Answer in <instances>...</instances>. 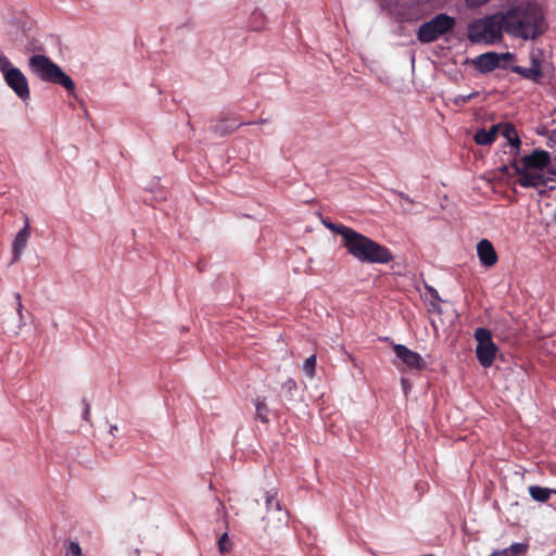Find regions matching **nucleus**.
<instances>
[{"label": "nucleus", "instance_id": "1", "mask_svg": "<svg viewBox=\"0 0 556 556\" xmlns=\"http://www.w3.org/2000/svg\"><path fill=\"white\" fill-rule=\"evenodd\" d=\"M506 34L522 40H535L548 29L544 10L535 2H521L504 11Z\"/></svg>", "mask_w": 556, "mask_h": 556}, {"label": "nucleus", "instance_id": "2", "mask_svg": "<svg viewBox=\"0 0 556 556\" xmlns=\"http://www.w3.org/2000/svg\"><path fill=\"white\" fill-rule=\"evenodd\" d=\"M551 163V154L542 149H534L530 154L523 155L519 162L515 161L513 167L518 175L516 182L523 188H534L540 195H547L556 189V180L546 176L545 168Z\"/></svg>", "mask_w": 556, "mask_h": 556}, {"label": "nucleus", "instance_id": "3", "mask_svg": "<svg viewBox=\"0 0 556 556\" xmlns=\"http://www.w3.org/2000/svg\"><path fill=\"white\" fill-rule=\"evenodd\" d=\"M342 244L350 255L362 263L388 264L393 261V255L387 247L353 228L345 231Z\"/></svg>", "mask_w": 556, "mask_h": 556}, {"label": "nucleus", "instance_id": "4", "mask_svg": "<svg viewBox=\"0 0 556 556\" xmlns=\"http://www.w3.org/2000/svg\"><path fill=\"white\" fill-rule=\"evenodd\" d=\"M503 31L506 33L504 11L470 22L467 27V38L472 43L492 45L503 39Z\"/></svg>", "mask_w": 556, "mask_h": 556}, {"label": "nucleus", "instance_id": "5", "mask_svg": "<svg viewBox=\"0 0 556 556\" xmlns=\"http://www.w3.org/2000/svg\"><path fill=\"white\" fill-rule=\"evenodd\" d=\"M28 66L30 72L42 81L59 84L70 90V76L60 66L53 63L48 56L35 54L29 58Z\"/></svg>", "mask_w": 556, "mask_h": 556}, {"label": "nucleus", "instance_id": "6", "mask_svg": "<svg viewBox=\"0 0 556 556\" xmlns=\"http://www.w3.org/2000/svg\"><path fill=\"white\" fill-rule=\"evenodd\" d=\"M456 25L454 17L440 13L430 21L422 23L417 30V39L421 43H430L452 31Z\"/></svg>", "mask_w": 556, "mask_h": 556}, {"label": "nucleus", "instance_id": "7", "mask_svg": "<svg viewBox=\"0 0 556 556\" xmlns=\"http://www.w3.org/2000/svg\"><path fill=\"white\" fill-rule=\"evenodd\" d=\"M473 337L477 341L476 356L479 364L483 368L491 367L498 352V348L493 341L492 332L486 328L480 327L475 330Z\"/></svg>", "mask_w": 556, "mask_h": 556}, {"label": "nucleus", "instance_id": "8", "mask_svg": "<svg viewBox=\"0 0 556 556\" xmlns=\"http://www.w3.org/2000/svg\"><path fill=\"white\" fill-rule=\"evenodd\" d=\"M393 351L396 357L410 370H422L426 368V362L415 351L409 350L403 344H394Z\"/></svg>", "mask_w": 556, "mask_h": 556}, {"label": "nucleus", "instance_id": "9", "mask_svg": "<svg viewBox=\"0 0 556 556\" xmlns=\"http://www.w3.org/2000/svg\"><path fill=\"white\" fill-rule=\"evenodd\" d=\"M4 80L20 99L26 100L29 98L28 81L21 70H10L5 73Z\"/></svg>", "mask_w": 556, "mask_h": 556}, {"label": "nucleus", "instance_id": "10", "mask_svg": "<svg viewBox=\"0 0 556 556\" xmlns=\"http://www.w3.org/2000/svg\"><path fill=\"white\" fill-rule=\"evenodd\" d=\"M477 254L481 264L485 267H492L497 263V253L488 239H482L477 244Z\"/></svg>", "mask_w": 556, "mask_h": 556}, {"label": "nucleus", "instance_id": "11", "mask_svg": "<svg viewBox=\"0 0 556 556\" xmlns=\"http://www.w3.org/2000/svg\"><path fill=\"white\" fill-rule=\"evenodd\" d=\"M511 71L521 77L535 83L540 81L543 77L541 61L535 56H531V67L514 65L511 66Z\"/></svg>", "mask_w": 556, "mask_h": 556}, {"label": "nucleus", "instance_id": "12", "mask_svg": "<svg viewBox=\"0 0 556 556\" xmlns=\"http://www.w3.org/2000/svg\"><path fill=\"white\" fill-rule=\"evenodd\" d=\"M29 236H30V232H29V220H28V217L25 216V225L24 227L16 233L15 238H14V241H13V244H12V250H13V258H12V263H15L20 260L26 244H27V241L29 239Z\"/></svg>", "mask_w": 556, "mask_h": 556}, {"label": "nucleus", "instance_id": "13", "mask_svg": "<svg viewBox=\"0 0 556 556\" xmlns=\"http://www.w3.org/2000/svg\"><path fill=\"white\" fill-rule=\"evenodd\" d=\"M500 63L501 56L495 52L483 53L476 61V65L481 72H491L498 67Z\"/></svg>", "mask_w": 556, "mask_h": 556}, {"label": "nucleus", "instance_id": "14", "mask_svg": "<svg viewBox=\"0 0 556 556\" xmlns=\"http://www.w3.org/2000/svg\"><path fill=\"white\" fill-rule=\"evenodd\" d=\"M500 127L501 125H493L489 130L479 129L473 136L475 142L480 146H489L493 143L497 138Z\"/></svg>", "mask_w": 556, "mask_h": 556}, {"label": "nucleus", "instance_id": "15", "mask_svg": "<svg viewBox=\"0 0 556 556\" xmlns=\"http://www.w3.org/2000/svg\"><path fill=\"white\" fill-rule=\"evenodd\" d=\"M529 494L533 501L545 503L549 500L552 494H556V489H548L540 485H530Z\"/></svg>", "mask_w": 556, "mask_h": 556}, {"label": "nucleus", "instance_id": "16", "mask_svg": "<svg viewBox=\"0 0 556 556\" xmlns=\"http://www.w3.org/2000/svg\"><path fill=\"white\" fill-rule=\"evenodd\" d=\"M500 130L507 139V141L510 143V146L515 149H519L521 144V140L519 139L517 131L515 127L511 124H500Z\"/></svg>", "mask_w": 556, "mask_h": 556}, {"label": "nucleus", "instance_id": "17", "mask_svg": "<svg viewBox=\"0 0 556 556\" xmlns=\"http://www.w3.org/2000/svg\"><path fill=\"white\" fill-rule=\"evenodd\" d=\"M240 125L229 119H220L213 126V131L218 136H226L233 132Z\"/></svg>", "mask_w": 556, "mask_h": 556}, {"label": "nucleus", "instance_id": "18", "mask_svg": "<svg viewBox=\"0 0 556 556\" xmlns=\"http://www.w3.org/2000/svg\"><path fill=\"white\" fill-rule=\"evenodd\" d=\"M528 552V544L526 543H513L509 547L498 549L500 556H522Z\"/></svg>", "mask_w": 556, "mask_h": 556}, {"label": "nucleus", "instance_id": "19", "mask_svg": "<svg viewBox=\"0 0 556 556\" xmlns=\"http://www.w3.org/2000/svg\"><path fill=\"white\" fill-rule=\"evenodd\" d=\"M254 404H255V410H256L255 418L261 420L264 424H267L269 421V419H268L269 409L265 402V397L257 396Z\"/></svg>", "mask_w": 556, "mask_h": 556}, {"label": "nucleus", "instance_id": "20", "mask_svg": "<svg viewBox=\"0 0 556 556\" xmlns=\"http://www.w3.org/2000/svg\"><path fill=\"white\" fill-rule=\"evenodd\" d=\"M265 502H266V507H267V511H271L273 509H275L276 511H281V504L280 502L276 498V493L274 494H270V493H266V497H265Z\"/></svg>", "mask_w": 556, "mask_h": 556}, {"label": "nucleus", "instance_id": "21", "mask_svg": "<svg viewBox=\"0 0 556 556\" xmlns=\"http://www.w3.org/2000/svg\"><path fill=\"white\" fill-rule=\"evenodd\" d=\"M323 224L331 231L340 235L344 240V233L346 230H351L352 228L344 226L342 224H333L331 222L324 220Z\"/></svg>", "mask_w": 556, "mask_h": 556}, {"label": "nucleus", "instance_id": "22", "mask_svg": "<svg viewBox=\"0 0 556 556\" xmlns=\"http://www.w3.org/2000/svg\"><path fill=\"white\" fill-rule=\"evenodd\" d=\"M315 366H316V356L311 355L307 357L303 364V370L308 377H313L315 375Z\"/></svg>", "mask_w": 556, "mask_h": 556}, {"label": "nucleus", "instance_id": "23", "mask_svg": "<svg viewBox=\"0 0 556 556\" xmlns=\"http://www.w3.org/2000/svg\"><path fill=\"white\" fill-rule=\"evenodd\" d=\"M218 548L222 554H226L231 548V543L229 541L228 534L224 533L218 540Z\"/></svg>", "mask_w": 556, "mask_h": 556}, {"label": "nucleus", "instance_id": "24", "mask_svg": "<svg viewBox=\"0 0 556 556\" xmlns=\"http://www.w3.org/2000/svg\"><path fill=\"white\" fill-rule=\"evenodd\" d=\"M281 388L291 399L296 390V382L292 378H289L281 384Z\"/></svg>", "mask_w": 556, "mask_h": 556}, {"label": "nucleus", "instance_id": "25", "mask_svg": "<svg viewBox=\"0 0 556 556\" xmlns=\"http://www.w3.org/2000/svg\"><path fill=\"white\" fill-rule=\"evenodd\" d=\"M17 67H14L10 60L2 53H0V71L5 76V73H8L10 70H16Z\"/></svg>", "mask_w": 556, "mask_h": 556}, {"label": "nucleus", "instance_id": "26", "mask_svg": "<svg viewBox=\"0 0 556 556\" xmlns=\"http://www.w3.org/2000/svg\"><path fill=\"white\" fill-rule=\"evenodd\" d=\"M15 296V300H16V312L18 314V317H20V324H18V327H22L25 325V320H24V314H23V304H22V299H21V294L20 293H15L14 294Z\"/></svg>", "mask_w": 556, "mask_h": 556}, {"label": "nucleus", "instance_id": "27", "mask_svg": "<svg viewBox=\"0 0 556 556\" xmlns=\"http://www.w3.org/2000/svg\"><path fill=\"white\" fill-rule=\"evenodd\" d=\"M80 407H81V418L89 422L90 421V403L87 402L86 400H83L81 403H80Z\"/></svg>", "mask_w": 556, "mask_h": 556}, {"label": "nucleus", "instance_id": "28", "mask_svg": "<svg viewBox=\"0 0 556 556\" xmlns=\"http://www.w3.org/2000/svg\"><path fill=\"white\" fill-rule=\"evenodd\" d=\"M489 0H466V3L469 8H478L480 5H483Z\"/></svg>", "mask_w": 556, "mask_h": 556}, {"label": "nucleus", "instance_id": "29", "mask_svg": "<svg viewBox=\"0 0 556 556\" xmlns=\"http://www.w3.org/2000/svg\"><path fill=\"white\" fill-rule=\"evenodd\" d=\"M72 556H83L81 548L78 543L72 542Z\"/></svg>", "mask_w": 556, "mask_h": 556}, {"label": "nucleus", "instance_id": "30", "mask_svg": "<svg viewBox=\"0 0 556 556\" xmlns=\"http://www.w3.org/2000/svg\"><path fill=\"white\" fill-rule=\"evenodd\" d=\"M397 197H400L401 199H403L404 201H406L407 203L409 204H413V200L404 192L402 191H393Z\"/></svg>", "mask_w": 556, "mask_h": 556}, {"label": "nucleus", "instance_id": "31", "mask_svg": "<svg viewBox=\"0 0 556 556\" xmlns=\"http://www.w3.org/2000/svg\"><path fill=\"white\" fill-rule=\"evenodd\" d=\"M402 384H403V387H404L405 391H406L407 389H409L408 381H407L406 379H402Z\"/></svg>", "mask_w": 556, "mask_h": 556}, {"label": "nucleus", "instance_id": "32", "mask_svg": "<svg viewBox=\"0 0 556 556\" xmlns=\"http://www.w3.org/2000/svg\"><path fill=\"white\" fill-rule=\"evenodd\" d=\"M432 295L437 301H440L439 294L437 290H432Z\"/></svg>", "mask_w": 556, "mask_h": 556}, {"label": "nucleus", "instance_id": "33", "mask_svg": "<svg viewBox=\"0 0 556 556\" xmlns=\"http://www.w3.org/2000/svg\"><path fill=\"white\" fill-rule=\"evenodd\" d=\"M551 175H556V169H549L547 176H551Z\"/></svg>", "mask_w": 556, "mask_h": 556}, {"label": "nucleus", "instance_id": "34", "mask_svg": "<svg viewBox=\"0 0 556 556\" xmlns=\"http://www.w3.org/2000/svg\"><path fill=\"white\" fill-rule=\"evenodd\" d=\"M64 556H70V546H67Z\"/></svg>", "mask_w": 556, "mask_h": 556}, {"label": "nucleus", "instance_id": "35", "mask_svg": "<svg viewBox=\"0 0 556 556\" xmlns=\"http://www.w3.org/2000/svg\"><path fill=\"white\" fill-rule=\"evenodd\" d=\"M117 430V427L116 426H112L111 427V433H113V431H116Z\"/></svg>", "mask_w": 556, "mask_h": 556}, {"label": "nucleus", "instance_id": "36", "mask_svg": "<svg viewBox=\"0 0 556 556\" xmlns=\"http://www.w3.org/2000/svg\"><path fill=\"white\" fill-rule=\"evenodd\" d=\"M503 58H513L510 53L503 54Z\"/></svg>", "mask_w": 556, "mask_h": 556}, {"label": "nucleus", "instance_id": "37", "mask_svg": "<svg viewBox=\"0 0 556 556\" xmlns=\"http://www.w3.org/2000/svg\"><path fill=\"white\" fill-rule=\"evenodd\" d=\"M432 307H433L435 311H439V309H440V308H439V306H438L437 304H434V303H432Z\"/></svg>", "mask_w": 556, "mask_h": 556}, {"label": "nucleus", "instance_id": "38", "mask_svg": "<svg viewBox=\"0 0 556 556\" xmlns=\"http://www.w3.org/2000/svg\"><path fill=\"white\" fill-rule=\"evenodd\" d=\"M490 556H500V554L497 553V551H495Z\"/></svg>", "mask_w": 556, "mask_h": 556}, {"label": "nucleus", "instance_id": "39", "mask_svg": "<svg viewBox=\"0 0 556 556\" xmlns=\"http://www.w3.org/2000/svg\"><path fill=\"white\" fill-rule=\"evenodd\" d=\"M71 88H72V91H73V90H74V84H73V83H72V85H71Z\"/></svg>", "mask_w": 556, "mask_h": 556}]
</instances>
